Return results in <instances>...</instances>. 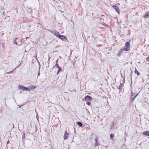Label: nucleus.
I'll return each mask as SVG.
<instances>
[{
	"instance_id": "obj_22",
	"label": "nucleus",
	"mask_w": 149,
	"mask_h": 149,
	"mask_svg": "<svg viewBox=\"0 0 149 149\" xmlns=\"http://www.w3.org/2000/svg\"><path fill=\"white\" fill-rule=\"evenodd\" d=\"M121 85H122V84H121H121H120V86H121Z\"/></svg>"
},
{
	"instance_id": "obj_15",
	"label": "nucleus",
	"mask_w": 149,
	"mask_h": 149,
	"mask_svg": "<svg viewBox=\"0 0 149 149\" xmlns=\"http://www.w3.org/2000/svg\"><path fill=\"white\" fill-rule=\"evenodd\" d=\"M55 66L57 68H59L60 67L57 63H56Z\"/></svg>"
},
{
	"instance_id": "obj_17",
	"label": "nucleus",
	"mask_w": 149,
	"mask_h": 149,
	"mask_svg": "<svg viewBox=\"0 0 149 149\" xmlns=\"http://www.w3.org/2000/svg\"><path fill=\"white\" fill-rule=\"evenodd\" d=\"M13 71H11L10 72H7L6 73L7 74H10V73H13Z\"/></svg>"
},
{
	"instance_id": "obj_7",
	"label": "nucleus",
	"mask_w": 149,
	"mask_h": 149,
	"mask_svg": "<svg viewBox=\"0 0 149 149\" xmlns=\"http://www.w3.org/2000/svg\"><path fill=\"white\" fill-rule=\"evenodd\" d=\"M68 134L67 133V131H65V133L64 136V138L65 140H66L68 139Z\"/></svg>"
},
{
	"instance_id": "obj_2",
	"label": "nucleus",
	"mask_w": 149,
	"mask_h": 149,
	"mask_svg": "<svg viewBox=\"0 0 149 149\" xmlns=\"http://www.w3.org/2000/svg\"><path fill=\"white\" fill-rule=\"evenodd\" d=\"M19 89L22 90L23 91H29V88L22 85H19Z\"/></svg>"
},
{
	"instance_id": "obj_4",
	"label": "nucleus",
	"mask_w": 149,
	"mask_h": 149,
	"mask_svg": "<svg viewBox=\"0 0 149 149\" xmlns=\"http://www.w3.org/2000/svg\"><path fill=\"white\" fill-rule=\"evenodd\" d=\"M58 38L63 41H65V40H67L66 37L63 35H60L59 36Z\"/></svg>"
},
{
	"instance_id": "obj_6",
	"label": "nucleus",
	"mask_w": 149,
	"mask_h": 149,
	"mask_svg": "<svg viewBox=\"0 0 149 149\" xmlns=\"http://www.w3.org/2000/svg\"><path fill=\"white\" fill-rule=\"evenodd\" d=\"M92 98L90 96L87 95L85 97V100L88 101H91Z\"/></svg>"
},
{
	"instance_id": "obj_24",
	"label": "nucleus",
	"mask_w": 149,
	"mask_h": 149,
	"mask_svg": "<svg viewBox=\"0 0 149 149\" xmlns=\"http://www.w3.org/2000/svg\"><path fill=\"white\" fill-rule=\"evenodd\" d=\"M32 87H33V89H34V88H35V87H34V86H32Z\"/></svg>"
},
{
	"instance_id": "obj_8",
	"label": "nucleus",
	"mask_w": 149,
	"mask_h": 149,
	"mask_svg": "<svg viewBox=\"0 0 149 149\" xmlns=\"http://www.w3.org/2000/svg\"><path fill=\"white\" fill-rule=\"evenodd\" d=\"M144 17L145 18H148L149 17V11L148 13L144 15Z\"/></svg>"
},
{
	"instance_id": "obj_12",
	"label": "nucleus",
	"mask_w": 149,
	"mask_h": 149,
	"mask_svg": "<svg viewBox=\"0 0 149 149\" xmlns=\"http://www.w3.org/2000/svg\"><path fill=\"white\" fill-rule=\"evenodd\" d=\"M110 136L111 139H112L113 138L114 134H110Z\"/></svg>"
},
{
	"instance_id": "obj_21",
	"label": "nucleus",
	"mask_w": 149,
	"mask_h": 149,
	"mask_svg": "<svg viewBox=\"0 0 149 149\" xmlns=\"http://www.w3.org/2000/svg\"><path fill=\"white\" fill-rule=\"evenodd\" d=\"M58 59L56 61V63H57L58 62Z\"/></svg>"
},
{
	"instance_id": "obj_5",
	"label": "nucleus",
	"mask_w": 149,
	"mask_h": 149,
	"mask_svg": "<svg viewBox=\"0 0 149 149\" xmlns=\"http://www.w3.org/2000/svg\"><path fill=\"white\" fill-rule=\"evenodd\" d=\"M112 7L119 14V13L120 12V10L118 7V6H113Z\"/></svg>"
},
{
	"instance_id": "obj_10",
	"label": "nucleus",
	"mask_w": 149,
	"mask_h": 149,
	"mask_svg": "<svg viewBox=\"0 0 149 149\" xmlns=\"http://www.w3.org/2000/svg\"><path fill=\"white\" fill-rule=\"evenodd\" d=\"M138 94H137L134 97H133L132 96L133 95H131V100L132 101H133L134 100V99L137 96Z\"/></svg>"
},
{
	"instance_id": "obj_28",
	"label": "nucleus",
	"mask_w": 149,
	"mask_h": 149,
	"mask_svg": "<svg viewBox=\"0 0 149 149\" xmlns=\"http://www.w3.org/2000/svg\"><path fill=\"white\" fill-rule=\"evenodd\" d=\"M8 141L7 142V143H8Z\"/></svg>"
},
{
	"instance_id": "obj_20",
	"label": "nucleus",
	"mask_w": 149,
	"mask_h": 149,
	"mask_svg": "<svg viewBox=\"0 0 149 149\" xmlns=\"http://www.w3.org/2000/svg\"><path fill=\"white\" fill-rule=\"evenodd\" d=\"M95 140L96 143H97V139H95Z\"/></svg>"
},
{
	"instance_id": "obj_16",
	"label": "nucleus",
	"mask_w": 149,
	"mask_h": 149,
	"mask_svg": "<svg viewBox=\"0 0 149 149\" xmlns=\"http://www.w3.org/2000/svg\"><path fill=\"white\" fill-rule=\"evenodd\" d=\"M86 104L88 105H90L91 104V103L90 102H86Z\"/></svg>"
},
{
	"instance_id": "obj_18",
	"label": "nucleus",
	"mask_w": 149,
	"mask_h": 149,
	"mask_svg": "<svg viewBox=\"0 0 149 149\" xmlns=\"http://www.w3.org/2000/svg\"><path fill=\"white\" fill-rule=\"evenodd\" d=\"M95 145L96 146H97L99 145V144L97 143H97H95Z\"/></svg>"
},
{
	"instance_id": "obj_25",
	"label": "nucleus",
	"mask_w": 149,
	"mask_h": 149,
	"mask_svg": "<svg viewBox=\"0 0 149 149\" xmlns=\"http://www.w3.org/2000/svg\"><path fill=\"white\" fill-rule=\"evenodd\" d=\"M82 100H83V101H84V99L83 98L82 99Z\"/></svg>"
},
{
	"instance_id": "obj_26",
	"label": "nucleus",
	"mask_w": 149,
	"mask_h": 149,
	"mask_svg": "<svg viewBox=\"0 0 149 149\" xmlns=\"http://www.w3.org/2000/svg\"><path fill=\"white\" fill-rule=\"evenodd\" d=\"M16 40H17V38H16Z\"/></svg>"
},
{
	"instance_id": "obj_3",
	"label": "nucleus",
	"mask_w": 149,
	"mask_h": 149,
	"mask_svg": "<svg viewBox=\"0 0 149 149\" xmlns=\"http://www.w3.org/2000/svg\"><path fill=\"white\" fill-rule=\"evenodd\" d=\"M52 33L54 34L55 36L58 38L59 36L60 35L59 32L57 31H53L52 32Z\"/></svg>"
},
{
	"instance_id": "obj_14",
	"label": "nucleus",
	"mask_w": 149,
	"mask_h": 149,
	"mask_svg": "<svg viewBox=\"0 0 149 149\" xmlns=\"http://www.w3.org/2000/svg\"><path fill=\"white\" fill-rule=\"evenodd\" d=\"M59 68V69L58 70V71H57V74H58L59 73V72L60 71H61L62 70L60 68Z\"/></svg>"
},
{
	"instance_id": "obj_27",
	"label": "nucleus",
	"mask_w": 149,
	"mask_h": 149,
	"mask_svg": "<svg viewBox=\"0 0 149 149\" xmlns=\"http://www.w3.org/2000/svg\"><path fill=\"white\" fill-rule=\"evenodd\" d=\"M8 141L7 142V143H8Z\"/></svg>"
},
{
	"instance_id": "obj_13",
	"label": "nucleus",
	"mask_w": 149,
	"mask_h": 149,
	"mask_svg": "<svg viewBox=\"0 0 149 149\" xmlns=\"http://www.w3.org/2000/svg\"><path fill=\"white\" fill-rule=\"evenodd\" d=\"M135 73L137 74L138 75H139L140 74L138 72V71L137 70H135Z\"/></svg>"
},
{
	"instance_id": "obj_19",
	"label": "nucleus",
	"mask_w": 149,
	"mask_h": 149,
	"mask_svg": "<svg viewBox=\"0 0 149 149\" xmlns=\"http://www.w3.org/2000/svg\"><path fill=\"white\" fill-rule=\"evenodd\" d=\"M14 42L15 44L16 45H17V44L16 41H15Z\"/></svg>"
},
{
	"instance_id": "obj_1",
	"label": "nucleus",
	"mask_w": 149,
	"mask_h": 149,
	"mask_svg": "<svg viewBox=\"0 0 149 149\" xmlns=\"http://www.w3.org/2000/svg\"><path fill=\"white\" fill-rule=\"evenodd\" d=\"M130 42H127L125 44V47L120 50V53H121L123 51H128L130 50Z\"/></svg>"
},
{
	"instance_id": "obj_23",
	"label": "nucleus",
	"mask_w": 149,
	"mask_h": 149,
	"mask_svg": "<svg viewBox=\"0 0 149 149\" xmlns=\"http://www.w3.org/2000/svg\"><path fill=\"white\" fill-rule=\"evenodd\" d=\"M121 85H122V84H121H121H120V86H121Z\"/></svg>"
},
{
	"instance_id": "obj_9",
	"label": "nucleus",
	"mask_w": 149,
	"mask_h": 149,
	"mask_svg": "<svg viewBox=\"0 0 149 149\" xmlns=\"http://www.w3.org/2000/svg\"><path fill=\"white\" fill-rule=\"evenodd\" d=\"M143 134L145 135L149 136V131H146L144 132Z\"/></svg>"
},
{
	"instance_id": "obj_29",
	"label": "nucleus",
	"mask_w": 149,
	"mask_h": 149,
	"mask_svg": "<svg viewBox=\"0 0 149 149\" xmlns=\"http://www.w3.org/2000/svg\"><path fill=\"white\" fill-rule=\"evenodd\" d=\"M39 75V73L38 74V75Z\"/></svg>"
},
{
	"instance_id": "obj_11",
	"label": "nucleus",
	"mask_w": 149,
	"mask_h": 149,
	"mask_svg": "<svg viewBox=\"0 0 149 149\" xmlns=\"http://www.w3.org/2000/svg\"><path fill=\"white\" fill-rule=\"evenodd\" d=\"M77 124L80 127H81L82 125V123L81 122H78Z\"/></svg>"
}]
</instances>
